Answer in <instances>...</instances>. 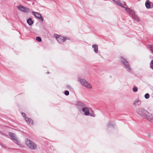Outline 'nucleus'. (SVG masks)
<instances>
[{"label": "nucleus", "mask_w": 153, "mask_h": 153, "mask_svg": "<svg viewBox=\"0 0 153 153\" xmlns=\"http://www.w3.org/2000/svg\"><path fill=\"white\" fill-rule=\"evenodd\" d=\"M114 2L117 4L119 5L120 6L125 8V10L127 12H128L129 13L131 10V9H130L128 8L125 7V6H126L125 4H123L119 2L120 1H113Z\"/></svg>", "instance_id": "obj_6"}, {"label": "nucleus", "mask_w": 153, "mask_h": 153, "mask_svg": "<svg viewBox=\"0 0 153 153\" xmlns=\"http://www.w3.org/2000/svg\"><path fill=\"white\" fill-rule=\"evenodd\" d=\"M130 16L132 18L134 19L137 21H139V19L138 16L135 14L134 11L131 10L129 13Z\"/></svg>", "instance_id": "obj_9"}, {"label": "nucleus", "mask_w": 153, "mask_h": 153, "mask_svg": "<svg viewBox=\"0 0 153 153\" xmlns=\"http://www.w3.org/2000/svg\"><path fill=\"white\" fill-rule=\"evenodd\" d=\"M77 106L79 111L81 112V109L86 106V105L81 102H78L77 103Z\"/></svg>", "instance_id": "obj_10"}, {"label": "nucleus", "mask_w": 153, "mask_h": 153, "mask_svg": "<svg viewBox=\"0 0 153 153\" xmlns=\"http://www.w3.org/2000/svg\"><path fill=\"white\" fill-rule=\"evenodd\" d=\"M150 68L153 70V60H152L150 62Z\"/></svg>", "instance_id": "obj_22"}, {"label": "nucleus", "mask_w": 153, "mask_h": 153, "mask_svg": "<svg viewBox=\"0 0 153 153\" xmlns=\"http://www.w3.org/2000/svg\"><path fill=\"white\" fill-rule=\"evenodd\" d=\"M22 116L24 117V118L25 119V118H27L26 116V114L25 113H24L22 112Z\"/></svg>", "instance_id": "obj_30"}, {"label": "nucleus", "mask_w": 153, "mask_h": 153, "mask_svg": "<svg viewBox=\"0 0 153 153\" xmlns=\"http://www.w3.org/2000/svg\"><path fill=\"white\" fill-rule=\"evenodd\" d=\"M17 8L19 10L25 13H28L30 11L29 9L21 5L18 6Z\"/></svg>", "instance_id": "obj_8"}, {"label": "nucleus", "mask_w": 153, "mask_h": 153, "mask_svg": "<svg viewBox=\"0 0 153 153\" xmlns=\"http://www.w3.org/2000/svg\"><path fill=\"white\" fill-rule=\"evenodd\" d=\"M133 91L134 92H137L138 91L137 88V87H134L133 88Z\"/></svg>", "instance_id": "obj_24"}, {"label": "nucleus", "mask_w": 153, "mask_h": 153, "mask_svg": "<svg viewBox=\"0 0 153 153\" xmlns=\"http://www.w3.org/2000/svg\"><path fill=\"white\" fill-rule=\"evenodd\" d=\"M148 46L149 47V48H150V50L153 52V46L150 45H148Z\"/></svg>", "instance_id": "obj_21"}, {"label": "nucleus", "mask_w": 153, "mask_h": 153, "mask_svg": "<svg viewBox=\"0 0 153 153\" xmlns=\"http://www.w3.org/2000/svg\"><path fill=\"white\" fill-rule=\"evenodd\" d=\"M111 127H113V126L112 124H111V122H110L109 123L107 126V127L108 128H109Z\"/></svg>", "instance_id": "obj_25"}, {"label": "nucleus", "mask_w": 153, "mask_h": 153, "mask_svg": "<svg viewBox=\"0 0 153 153\" xmlns=\"http://www.w3.org/2000/svg\"><path fill=\"white\" fill-rule=\"evenodd\" d=\"M145 4L146 8L147 9L153 7V4L150 1H146Z\"/></svg>", "instance_id": "obj_12"}, {"label": "nucleus", "mask_w": 153, "mask_h": 153, "mask_svg": "<svg viewBox=\"0 0 153 153\" xmlns=\"http://www.w3.org/2000/svg\"><path fill=\"white\" fill-rule=\"evenodd\" d=\"M150 97L149 94L148 93L144 95V97L146 99H148Z\"/></svg>", "instance_id": "obj_19"}, {"label": "nucleus", "mask_w": 153, "mask_h": 153, "mask_svg": "<svg viewBox=\"0 0 153 153\" xmlns=\"http://www.w3.org/2000/svg\"><path fill=\"white\" fill-rule=\"evenodd\" d=\"M36 40L37 41L39 42H41L42 40L41 38L39 36H38L36 37Z\"/></svg>", "instance_id": "obj_23"}, {"label": "nucleus", "mask_w": 153, "mask_h": 153, "mask_svg": "<svg viewBox=\"0 0 153 153\" xmlns=\"http://www.w3.org/2000/svg\"><path fill=\"white\" fill-rule=\"evenodd\" d=\"M27 23L29 25H32L34 23V21L32 20V19L31 18H29L27 21Z\"/></svg>", "instance_id": "obj_16"}, {"label": "nucleus", "mask_w": 153, "mask_h": 153, "mask_svg": "<svg viewBox=\"0 0 153 153\" xmlns=\"http://www.w3.org/2000/svg\"><path fill=\"white\" fill-rule=\"evenodd\" d=\"M92 48H94V52L97 53L98 51V46L97 45L94 44L92 45Z\"/></svg>", "instance_id": "obj_18"}, {"label": "nucleus", "mask_w": 153, "mask_h": 153, "mask_svg": "<svg viewBox=\"0 0 153 153\" xmlns=\"http://www.w3.org/2000/svg\"><path fill=\"white\" fill-rule=\"evenodd\" d=\"M1 134L2 135H4L6 137H8V136L7 135L5 134H4V133L3 132H1Z\"/></svg>", "instance_id": "obj_28"}, {"label": "nucleus", "mask_w": 153, "mask_h": 153, "mask_svg": "<svg viewBox=\"0 0 153 153\" xmlns=\"http://www.w3.org/2000/svg\"><path fill=\"white\" fill-rule=\"evenodd\" d=\"M67 39H69L66 37L60 36V37L58 38L57 41L59 43H62L64 42Z\"/></svg>", "instance_id": "obj_13"}, {"label": "nucleus", "mask_w": 153, "mask_h": 153, "mask_svg": "<svg viewBox=\"0 0 153 153\" xmlns=\"http://www.w3.org/2000/svg\"><path fill=\"white\" fill-rule=\"evenodd\" d=\"M66 87L68 88H69L70 89H72V88L71 87V86L70 85H66Z\"/></svg>", "instance_id": "obj_29"}, {"label": "nucleus", "mask_w": 153, "mask_h": 153, "mask_svg": "<svg viewBox=\"0 0 153 153\" xmlns=\"http://www.w3.org/2000/svg\"><path fill=\"white\" fill-rule=\"evenodd\" d=\"M60 36L56 34H54V36L56 38L57 40L58 39V38L60 37Z\"/></svg>", "instance_id": "obj_27"}, {"label": "nucleus", "mask_w": 153, "mask_h": 153, "mask_svg": "<svg viewBox=\"0 0 153 153\" xmlns=\"http://www.w3.org/2000/svg\"><path fill=\"white\" fill-rule=\"evenodd\" d=\"M47 74H49V72H47Z\"/></svg>", "instance_id": "obj_33"}, {"label": "nucleus", "mask_w": 153, "mask_h": 153, "mask_svg": "<svg viewBox=\"0 0 153 153\" xmlns=\"http://www.w3.org/2000/svg\"><path fill=\"white\" fill-rule=\"evenodd\" d=\"M9 136L11 139L13 140V142L18 145H20L19 141L16 137V135L13 133L10 132L8 133Z\"/></svg>", "instance_id": "obj_5"}, {"label": "nucleus", "mask_w": 153, "mask_h": 153, "mask_svg": "<svg viewBox=\"0 0 153 153\" xmlns=\"http://www.w3.org/2000/svg\"><path fill=\"white\" fill-rule=\"evenodd\" d=\"M32 14L35 17L38 18H39L40 16H41V14L40 13L33 11L32 12Z\"/></svg>", "instance_id": "obj_17"}, {"label": "nucleus", "mask_w": 153, "mask_h": 153, "mask_svg": "<svg viewBox=\"0 0 153 153\" xmlns=\"http://www.w3.org/2000/svg\"><path fill=\"white\" fill-rule=\"evenodd\" d=\"M144 118L151 122H153V115L148 111Z\"/></svg>", "instance_id": "obj_7"}, {"label": "nucleus", "mask_w": 153, "mask_h": 153, "mask_svg": "<svg viewBox=\"0 0 153 153\" xmlns=\"http://www.w3.org/2000/svg\"><path fill=\"white\" fill-rule=\"evenodd\" d=\"M81 112H84V114L86 116H88L89 115V111L88 108L85 106L81 109Z\"/></svg>", "instance_id": "obj_11"}, {"label": "nucleus", "mask_w": 153, "mask_h": 153, "mask_svg": "<svg viewBox=\"0 0 153 153\" xmlns=\"http://www.w3.org/2000/svg\"><path fill=\"white\" fill-rule=\"evenodd\" d=\"M69 94V92L68 91H65L64 92V94L66 96L68 95Z\"/></svg>", "instance_id": "obj_26"}, {"label": "nucleus", "mask_w": 153, "mask_h": 153, "mask_svg": "<svg viewBox=\"0 0 153 153\" xmlns=\"http://www.w3.org/2000/svg\"><path fill=\"white\" fill-rule=\"evenodd\" d=\"M25 120L27 123L29 124H33V121L31 119L28 118H25Z\"/></svg>", "instance_id": "obj_15"}, {"label": "nucleus", "mask_w": 153, "mask_h": 153, "mask_svg": "<svg viewBox=\"0 0 153 153\" xmlns=\"http://www.w3.org/2000/svg\"><path fill=\"white\" fill-rule=\"evenodd\" d=\"M120 58L122 59L121 61L122 62V63L127 71L128 72H131V69L128 64V62L123 57L121 56Z\"/></svg>", "instance_id": "obj_2"}, {"label": "nucleus", "mask_w": 153, "mask_h": 153, "mask_svg": "<svg viewBox=\"0 0 153 153\" xmlns=\"http://www.w3.org/2000/svg\"><path fill=\"white\" fill-rule=\"evenodd\" d=\"M39 19L40 20H42V21H43L44 20V19L43 17L42 16V15L40 16Z\"/></svg>", "instance_id": "obj_31"}, {"label": "nucleus", "mask_w": 153, "mask_h": 153, "mask_svg": "<svg viewBox=\"0 0 153 153\" xmlns=\"http://www.w3.org/2000/svg\"><path fill=\"white\" fill-rule=\"evenodd\" d=\"M78 80L82 85L84 86L86 88L89 89L91 88V85L89 83H88L85 80L79 78Z\"/></svg>", "instance_id": "obj_4"}, {"label": "nucleus", "mask_w": 153, "mask_h": 153, "mask_svg": "<svg viewBox=\"0 0 153 153\" xmlns=\"http://www.w3.org/2000/svg\"><path fill=\"white\" fill-rule=\"evenodd\" d=\"M136 111L137 113L141 116L144 118L146 114L148 113V111L142 108H139L137 109Z\"/></svg>", "instance_id": "obj_3"}, {"label": "nucleus", "mask_w": 153, "mask_h": 153, "mask_svg": "<svg viewBox=\"0 0 153 153\" xmlns=\"http://www.w3.org/2000/svg\"><path fill=\"white\" fill-rule=\"evenodd\" d=\"M91 113L90 114L89 113V115L90 116L93 117H95V115L94 113V112L92 110H91Z\"/></svg>", "instance_id": "obj_20"}, {"label": "nucleus", "mask_w": 153, "mask_h": 153, "mask_svg": "<svg viewBox=\"0 0 153 153\" xmlns=\"http://www.w3.org/2000/svg\"><path fill=\"white\" fill-rule=\"evenodd\" d=\"M141 101L139 99L136 100L133 102V104L135 107L139 106L141 105Z\"/></svg>", "instance_id": "obj_14"}, {"label": "nucleus", "mask_w": 153, "mask_h": 153, "mask_svg": "<svg viewBox=\"0 0 153 153\" xmlns=\"http://www.w3.org/2000/svg\"><path fill=\"white\" fill-rule=\"evenodd\" d=\"M148 137H149L150 138V137H151V135L150 134H149L148 135Z\"/></svg>", "instance_id": "obj_32"}, {"label": "nucleus", "mask_w": 153, "mask_h": 153, "mask_svg": "<svg viewBox=\"0 0 153 153\" xmlns=\"http://www.w3.org/2000/svg\"><path fill=\"white\" fill-rule=\"evenodd\" d=\"M25 143L28 147L31 149L35 150L37 148L36 145L34 142L28 139L26 140Z\"/></svg>", "instance_id": "obj_1"}]
</instances>
